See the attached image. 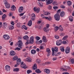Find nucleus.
Instances as JSON below:
<instances>
[{"instance_id": "ddd939ff", "label": "nucleus", "mask_w": 74, "mask_h": 74, "mask_svg": "<svg viewBox=\"0 0 74 74\" xmlns=\"http://www.w3.org/2000/svg\"><path fill=\"white\" fill-rule=\"evenodd\" d=\"M5 70L8 71H9L10 70V66L9 65H6L5 67Z\"/></svg>"}, {"instance_id": "338daca9", "label": "nucleus", "mask_w": 74, "mask_h": 74, "mask_svg": "<svg viewBox=\"0 0 74 74\" xmlns=\"http://www.w3.org/2000/svg\"><path fill=\"white\" fill-rule=\"evenodd\" d=\"M57 60V58H53L52 59L53 60Z\"/></svg>"}, {"instance_id": "9d476101", "label": "nucleus", "mask_w": 74, "mask_h": 74, "mask_svg": "<svg viewBox=\"0 0 74 74\" xmlns=\"http://www.w3.org/2000/svg\"><path fill=\"white\" fill-rule=\"evenodd\" d=\"M34 42V37L32 36L30 38V43L32 44Z\"/></svg>"}, {"instance_id": "58836bf2", "label": "nucleus", "mask_w": 74, "mask_h": 74, "mask_svg": "<svg viewBox=\"0 0 74 74\" xmlns=\"http://www.w3.org/2000/svg\"><path fill=\"white\" fill-rule=\"evenodd\" d=\"M60 50L62 52H64V47H60Z\"/></svg>"}, {"instance_id": "864d4df0", "label": "nucleus", "mask_w": 74, "mask_h": 74, "mask_svg": "<svg viewBox=\"0 0 74 74\" xmlns=\"http://www.w3.org/2000/svg\"><path fill=\"white\" fill-rule=\"evenodd\" d=\"M48 8L49 10H51L52 9V6L51 5H49L48 6Z\"/></svg>"}, {"instance_id": "c85d7f7f", "label": "nucleus", "mask_w": 74, "mask_h": 74, "mask_svg": "<svg viewBox=\"0 0 74 74\" xmlns=\"http://www.w3.org/2000/svg\"><path fill=\"white\" fill-rule=\"evenodd\" d=\"M38 4L40 7H43V3H40L39 2H38Z\"/></svg>"}, {"instance_id": "72a5a7b5", "label": "nucleus", "mask_w": 74, "mask_h": 74, "mask_svg": "<svg viewBox=\"0 0 74 74\" xmlns=\"http://www.w3.org/2000/svg\"><path fill=\"white\" fill-rule=\"evenodd\" d=\"M27 61L28 62H32V59L30 58H28L27 59Z\"/></svg>"}, {"instance_id": "423d86ee", "label": "nucleus", "mask_w": 74, "mask_h": 74, "mask_svg": "<svg viewBox=\"0 0 74 74\" xmlns=\"http://www.w3.org/2000/svg\"><path fill=\"white\" fill-rule=\"evenodd\" d=\"M3 37L5 40H9L10 37L8 35H4Z\"/></svg>"}, {"instance_id": "8fccbe9b", "label": "nucleus", "mask_w": 74, "mask_h": 74, "mask_svg": "<svg viewBox=\"0 0 74 74\" xmlns=\"http://www.w3.org/2000/svg\"><path fill=\"white\" fill-rule=\"evenodd\" d=\"M32 17L35 18L36 17V15L34 13H32Z\"/></svg>"}, {"instance_id": "7c9ffc66", "label": "nucleus", "mask_w": 74, "mask_h": 74, "mask_svg": "<svg viewBox=\"0 0 74 74\" xmlns=\"http://www.w3.org/2000/svg\"><path fill=\"white\" fill-rule=\"evenodd\" d=\"M54 29L55 31L56 32V31L58 30L59 29V27L58 26H56L54 27Z\"/></svg>"}, {"instance_id": "6ab92c4d", "label": "nucleus", "mask_w": 74, "mask_h": 74, "mask_svg": "<svg viewBox=\"0 0 74 74\" xmlns=\"http://www.w3.org/2000/svg\"><path fill=\"white\" fill-rule=\"evenodd\" d=\"M16 9V7L14 5H13L11 7V11H15V9Z\"/></svg>"}, {"instance_id": "6e6552de", "label": "nucleus", "mask_w": 74, "mask_h": 74, "mask_svg": "<svg viewBox=\"0 0 74 74\" xmlns=\"http://www.w3.org/2000/svg\"><path fill=\"white\" fill-rule=\"evenodd\" d=\"M34 10L35 12H36L37 13H38L40 12V8H37L36 7H35L34 8Z\"/></svg>"}, {"instance_id": "4d7b16f0", "label": "nucleus", "mask_w": 74, "mask_h": 74, "mask_svg": "<svg viewBox=\"0 0 74 74\" xmlns=\"http://www.w3.org/2000/svg\"><path fill=\"white\" fill-rule=\"evenodd\" d=\"M60 7H61V8H65V6L62 5H61Z\"/></svg>"}, {"instance_id": "9b49d317", "label": "nucleus", "mask_w": 74, "mask_h": 74, "mask_svg": "<svg viewBox=\"0 0 74 74\" xmlns=\"http://www.w3.org/2000/svg\"><path fill=\"white\" fill-rule=\"evenodd\" d=\"M23 7L22 6H21L18 8V12L19 13H21L23 12Z\"/></svg>"}, {"instance_id": "052dcab7", "label": "nucleus", "mask_w": 74, "mask_h": 74, "mask_svg": "<svg viewBox=\"0 0 74 74\" xmlns=\"http://www.w3.org/2000/svg\"><path fill=\"white\" fill-rule=\"evenodd\" d=\"M60 11H61V10L60 9H59L58 10L57 12V14H59V13H60Z\"/></svg>"}, {"instance_id": "f8f14e48", "label": "nucleus", "mask_w": 74, "mask_h": 74, "mask_svg": "<svg viewBox=\"0 0 74 74\" xmlns=\"http://www.w3.org/2000/svg\"><path fill=\"white\" fill-rule=\"evenodd\" d=\"M4 4L7 8H10V5L8 2L4 3Z\"/></svg>"}, {"instance_id": "09e8293b", "label": "nucleus", "mask_w": 74, "mask_h": 74, "mask_svg": "<svg viewBox=\"0 0 74 74\" xmlns=\"http://www.w3.org/2000/svg\"><path fill=\"white\" fill-rule=\"evenodd\" d=\"M65 69H67V70H69L70 69V68L69 66H65Z\"/></svg>"}, {"instance_id": "a18cd8bd", "label": "nucleus", "mask_w": 74, "mask_h": 74, "mask_svg": "<svg viewBox=\"0 0 74 74\" xmlns=\"http://www.w3.org/2000/svg\"><path fill=\"white\" fill-rule=\"evenodd\" d=\"M68 38V36H65L63 37L62 38V40H66V39H67Z\"/></svg>"}, {"instance_id": "393cba45", "label": "nucleus", "mask_w": 74, "mask_h": 74, "mask_svg": "<svg viewBox=\"0 0 74 74\" xmlns=\"http://www.w3.org/2000/svg\"><path fill=\"white\" fill-rule=\"evenodd\" d=\"M29 37L27 35H26L23 37V38L24 40H28L29 39Z\"/></svg>"}, {"instance_id": "de8ad7c7", "label": "nucleus", "mask_w": 74, "mask_h": 74, "mask_svg": "<svg viewBox=\"0 0 74 74\" xmlns=\"http://www.w3.org/2000/svg\"><path fill=\"white\" fill-rule=\"evenodd\" d=\"M46 51L47 53H51V50L49 48L47 49Z\"/></svg>"}, {"instance_id": "69168bd1", "label": "nucleus", "mask_w": 74, "mask_h": 74, "mask_svg": "<svg viewBox=\"0 0 74 74\" xmlns=\"http://www.w3.org/2000/svg\"><path fill=\"white\" fill-rule=\"evenodd\" d=\"M45 63L46 64H51V62H47Z\"/></svg>"}, {"instance_id": "6e6d98bb", "label": "nucleus", "mask_w": 74, "mask_h": 74, "mask_svg": "<svg viewBox=\"0 0 74 74\" xmlns=\"http://www.w3.org/2000/svg\"><path fill=\"white\" fill-rule=\"evenodd\" d=\"M64 35V33L63 32L61 33L60 34V36H63Z\"/></svg>"}, {"instance_id": "a878e982", "label": "nucleus", "mask_w": 74, "mask_h": 74, "mask_svg": "<svg viewBox=\"0 0 74 74\" xmlns=\"http://www.w3.org/2000/svg\"><path fill=\"white\" fill-rule=\"evenodd\" d=\"M35 72L36 73L38 74L39 73H41V71L39 69H38L35 70Z\"/></svg>"}, {"instance_id": "5701e85b", "label": "nucleus", "mask_w": 74, "mask_h": 74, "mask_svg": "<svg viewBox=\"0 0 74 74\" xmlns=\"http://www.w3.org/2000/svg\"><path fill=\"white\" fill-rule=\"evenodd\" d=\"M64 12H61V13H60V16H61V17H63V16H64Z\"/></svg>"}, {"instance_id": "aec40b11", "label": "nucleus", "mask_w": 74, "mask_h": 74, "mask_svg": "<svg viewBox=\"0 0 74 74\" xmlns=\"http://www.w3.org/2000/svg\"><path fill=\"white\" fill-rule=\"evenodd\" d=\"M31 52L32 54H35V53H36V50H35L32 49L31 50Z\"/></svg>"}, {"instance_id": "dca6fc26", "label": "nucleus", "mask_w": 74, "mask_h": 74, "mask_svg": "<svg viewBox=\"0 0 74 74\" xmlns=\"http://www.w3.org/2000/svg\"><path fill=\"white\" fill-rule=\"evenodd\" d=\"M10 55L11 56H14L15 55V52L13 51H11L10 52Z\"/></svg>"}, {"instance_id": "13d9d810", "label": "nucleus", "mask_w": 74, "mask_h": 74, "mask_svg": "<svg viewBox=\"0 0 74 74\" xmlns=\"http://www.w3.org/2000/svg\"><path fill=\"white\" fill-rule=\"evenodd\" d=\"M44 14L45 15H48L49 14V12H45L44 13Z\"/></svg>"}, {"instance_id": "b1692460", "label": "nucleus", "mask_w": 74, "mask_h": 74, "mask_svg": "<svg viewBox=\"0 0 74 74\" xmlns=\"http://www.w3.org/2000/svg\"><path fill=\"white\" fill-rule=\"evenodd\" d=\"M43 30L44 32H47L48 31H49V29H48V28H47V27H45L43 29Z\"/></svg>"}, {"instance_id": "4468645a", "label": "nucleus", "mask_w": 74, "mask_h": 74, "mask_svg": "<svg viewBox=\"0 0 74 74\" xmlns=\"http://www.w3.org/2000/svg\"><path fill=\"white\" fill-rule=\"evenodd\" d=\"M16 63L18 65H19L21 64V60L20 58L18 59L17 60Z\"/></svg>"}, {"instance_id": "a211bd4d", "label": "nucleus", "mask_w": 74, "mask_h": 74, "mask_svg": "<svg viewBox=\"0 0 74 74\" xmlns=\"http://www.w3.org/2000/svg\"><path fill=\"white\" fill-rule=\"evenodd\" d=\"M32 69L33 70H36V69H37V64H35L34 65Z\"/></svg>"}, {"instance_id": "0e129e2a", "label": "nucleus", "mask_w": 74, "mask_h": 74, "mask_svg": "<svg viewBox=\"0 0 74 74\" xmlns=\"http://www.w3.org/2000/svg\"><path fill=\"white\" fill-rule=\"evenodd\" d=\"M51 55V53H47V56H49L50 55Z\"/></svg>"}, {"instance_id": "2f4dec72", "label": "nucleus", "mask_w": 74, "mask_h": 74, "mask_svg": "<svg viewBox=\"0 0 74 74\" xmlns=\"http://www.w3.org/2000/svg\"><path fill=\"white\" fill-rule=\"evenodd\" d=\"M42 40L43 42H47V39H46V38L45 36H43Z\"/></svg>"}, {"instance_id": "39448f33", "label": "nucleus", "mask_w": 74, "mask_h": 74, "mask_svg": "<svg viewBox=\"0 0 74 74\" xmlns=\"http://www.w3.org/2000/svg\"><path fill=\"white\" fill-rule=\"evenodd\" d=\"M53 1V0H46V5H49L51 4L52 3Z\"/></svg>"}, {"instance_id": "20e7f679", "label": "nucleus", "mask_w": 74, "mask_h": 74, "mask_svg": "<svg viewBox=\"0 0 74 74\" xmlns=\"http://www.w3.org/2000/svg\"><path fill=\"white\" fill-rule=\"evenodd\" d=\"M62 44V41L61 40H58L56 42V45L58 46Z\"/></svg>"}, {"instance_id": "774afa93", "label": "nucleus", "mask_w": 74, "mask_h": 74, "mask_svg": "<svg viewBox=\"0 0 74 74\" xmlns=\"http://www.w3.org/2000/svg\"><path fill=\"white\" fill-rule=\"evenodd\" d=\"M26 26V25H23V26L22 27V29H24L25 27Z\"/></svg>"}, {"instance_id": "f03ea898", "label": "nucleus", "mask_w": 74, "mask_h": 74, "mask_svg": "<svg viewBox=\"0 0 74 74\" xmlns=\"http://www.w3.org/2000/svg\"><path fill=\"white\" fill-rule=\"evenodd\" d=\"M55 19L57 21H59L60 20V15L59 13H57L54 16Z\"/></svg>"}, {"instance_id": "49530a36", "label": "nucleus", "mask_w": 74, "mask_h": 74, "mask_svg": "<svg viewBox=\"0 0 74 74\" xmlns=\"http://www.w3.org/2000/svg\"><path fill=\"white\" fill-rule=\"evenodd\" d=\"M40 38H40V37H39V36H36V39L37 41H38V40H40Z\"/></svg>"}, {"instance_id": "e2e57ef3", "label": "nucleus", "mask_w": 74, "mask_h": 74, "mask_svg": "<svg viewBox=\"0 0 74 74\" xmlns=\"http://www.w3.org/2000/svg\"><path fill=\"white\" fill-rule=\"evenodd\" d=\"M53 8L54 10H56V9H57L58 8V7L57 6H53Z\"/></svg>"}, {"instance_id": "603ef678", "label": "nucleus", "mask_w": 74, "mask_h": 74, "mask_svg": "<svg viewBox=\"0 0 74 74\" xmlns=\"http://www.w3.org/2000/svg\"><path fill=\"white\" fill-rule=\"evenodd\" d=\"M54 37H55V38H56L57 39H58V38H59V36H58L57 35H56L54 36Z\"/></svg>"}, {"instance_id": "c03bdc74", "label": "nucleus", "mask_w": 74, "mask_h": 74, "mask_svg": "<svg viewBox=\"0 0 74 74\" xmlns=\"http://www.w3.org/2000/svg\"><path fill=\"white\" fill-rule=\"evenodd\" d=\"M17 26L18 27H21V23H18L17 24Z\"/></svg>"}, {"instance_id": "f3484780", "label": "nucleus", "mask_w": 74, "mask_h": 74, "mask_svg": "<svg viewBox=\"0 0 74 74\" xmlns=\"http://www.w3.org/2000/svg\"><path fill=\"white\" fill-rule=\"evenodd\" d=\"M7 26V23H3V29H5Z\"/></svg>"}, {"instance_id": "37998d69", "label": "nucleus", "mask_w": 74, "mask_h": 74, "mask_svg": "<svg viewBox=\"0 0 74 74\" xmlns=\"http://www.w3.org/2000/svg\"><path fill=\"white\" fill-rule=\"evenodd\" d=\"M32 73V71L30 70H29L27 71V74H30V73Z\"/></svg>"}, {"instance_id": "1a4fd4ad", "label": "nucleus", "mask_w": 74, "mask_h": 74, "mask_svg": "<svg viewBox=\"0 0 74 74\" xmlns=\"http://www.w3.org/2000/svg\"><path fill=\"white\" fill-rule=\"evenodd\" d=\"M70 47H67L65 49V53L66 54L69 53L70 52Z\"/></svg>"}, {"instance_id": "a19ab883", "label": "nucleus", "mask_w": 74, "mask_h": 74, "mask_svg": "<svg viewBox=\"0 0 74 74\" xmlns=\"http://www.w3.org/2000/svg\"><path fill=\"white\" fill-rule=\"evenodd\" d=\"M45 18L46 19H48L49 21H51L52 18L51 17H50L49 18L47 17H45Z\"/></svg>"}, {"instance_id": "bf43d9fd", "label": "nucleus", "mask_w": 74, "mask_h": 74, "mask_svg": "<svg viewBox=\"0 0 74 74\" xmlns=\"http://www.w3.org/2000/svg\"><path fill=\"white\" fill-rule=\"evenodd\" d=\"M24 14H25V12L19 14L20 16H23V15H24Z\"/></svg>"}, {"instance_id": "4c0bfd02", "label": "nucleus", "mask_w": 74, "mask_h": 74, "mask_svg": "<svg viewBox=\"0 0 74 74\" xmlns=\"http://www.w3.org/2000/svg\"><path fill=\"white\" fill-rule=\"evenodd\" d=\"M52 4L53 5H58V3L56 1H54L52 3Z\"/></svg>"}, {"instance_id": "7ed1b4c3", "label": "nucleus", "mask_w": 74, "mask_h": 74, "mask_svg": "<svg viewBox=\"0 0 74 74\" xmlns=\"http://www.w3.org/2000/svg\"><path fill=\"white\" fill-rule=\"evenodd\" d=\"M18 43L17 44V45L18 47L20 48H22V46L23 45V43L22 42L21 40H19L18 41Z\"/></svg>"}, {"instance_id": "79ce46f5", "label": "nucleus", "mask_w": 74, "mask_h": 74, "mask_svg": "<svg viewBox=\"0 0 74 74\" xmlns=\"http://www.w3.org/2000/svg\"><path fill=\"white\" fill-rule=\"evenodd\" d=\"M36 42L37 44H41L42 42V41L41 40H40L39 41L37 42V41H36Z\"/></svg>"}, {"instance_id": "5fc2aeb1", "label": "nucleus", "mask_w": 74, "mask_h": 74, "mask_svg": "<svg viewBox=\"0 0 74 74\" xmlns=\"http://www.w3.org/2000/svg\"><path fill=\"white\" fill-rule=\"evenodd\" d=\"M62 43L63 44H67V42L65 41H63L62 42Z\"/></svg>"}, {"instance_id": "0eeeda50", "label": "nucleus", "mask_w": 74, "mask_h": 74, "mask_svg": "<svg viewBox=\"0 0 74 74\" xmlns=\"http://www.w3.org/2000/svg\"><path fill=\"white\" fill-rule=\"evenodd\" d=\"M21 67L24 68V69H26V64H23V62H21Z\"/></svg>"}, {"instance_id": "c756f323", "label": "nucleus", "mask_w": 74, "mask_h": 74, "mask_svg": "<svg viewBox=\"0 0 74 74\" xmlns=\"http://www.w3.org/2000/svg\"><path fill=\"white\" fill-rule=\"evenodd\" d=\"M36 62L37 63L39 64V63L41 62V60L39 59H37L36 60Z\"/></svg>"}, {"instance_id": "cd10ccee", "label": "nucleus", "mask_w": 74, "mask_h": 74, "mask_svg": "<svg viewBox=\"0 0 74 74\" xmlns=\"http://www.w3.org/2000/svg\"><path fill=\"white\" fill-rule=\"evenodd\" d=\"M59 29L60 30V31L61 32H62L63 30V29L62 27V26L61 25H60L59 27Z\"/></svg>"}, {"instance_id": "473e14b6", "label": "nucleus", "mask_w": 74, "mask_h": 74, "mask_svg": "<svg viewBox=\"0 0 74 74\" xmlns=\"http://www.w3.org/2000/svg\"><path fill=\"white\" fill-rule=\"evenodd\" d=\"M14 27L12 25H10L9 26V29L10 30H12L14 29Z\"/></svg>"}, {"instance_id": "bb28decb", "label": "nucleus", "mask_w": 74, "mask_h": 74, "mask_svg": "<svg viewBox=\"0 0 74 74\" xmlns=\"http://www.w3.org/2000/svg\"><path fill=\"white\" fill-rule=\"evenodd\" d=\"M17 59H18V57L16 56H14L13 58V60L14 61Z\"/></svg>"}, {"instance_id": "680f3d73", "label": "nucleus", "mask_w": 74, "mask_h": 74, "mask_svg": "<svg viewBox=\"0 0 74 74\" xmlns=\"http://www.w3.org/2000/svg\"><path fill=\"white\" fill-rule=\"evenodd\" d=\"M31 19V20H32V21H34V20H35V17H32Z\"/></svg>"}, {"instance_id": "3c124183", "label": "nucleus", "mask_w": 74, "mask_h": 74, "mask_svg": "<svg viewBox=\"0 0 74 74\" xmlns=\"http://www.w3.org/2000/svg\"><path fill=\"white\" fill-rule=\"evenodd\" d=\"M71 62L72 64H74V59H72L71 60Z\"/></svg>"}, {"instance_id": "f257e3e1", "label": "nucleus", "mask_w": 74, "mask_h": 74, "mask_svg": "<svg viewBox=\"0 0 74 74\" xmlns=\"http://www.w3.org/2000/svg\"><path fill=\"white\" fill-rule=\"evenodd\" d=\"M51 49L52 51V55L53 56L55 55V51L56 52H58V48L57 47H55V48H52Z\"/></svg>"}, {"instance_id": "c9c22d12", "label": "nucleus", "mask_w": 74, "mask_h": 74, "mask_svg": "<svg viewBox=\"0 0 74 74\" xmlns=\"http://www.w3.org/2000/svg\"><path fill=\"white\" fill-rule=\"evenodd\" d=\"M60 70L61 71H67V69H65L61 68H60Z\"/></svg>"}, {"instance_id": "2eb2a0df", "label": "nucleus", "mask_w": 74, "mask_h": 74, "mask_svg": "<svg viewBox=\"0 0 74 74\" xmlns=\"http://www.w3.org/2000/svg\"><path fill=\"white\" fill-rule=\"evenodd\" d=\"M44 71L47 73V74H49L50 73V70L48 69H44Z\"/></svg>"}, {"instance_id": "412c9836", "label": "nucleus", "mask_w": 74, "mask_h": 74, "mask_svg": "<svg viewBox=\"0 0 74 74\" xmlns=\"http://www.w3.org/2000/svg\"><path fill=\"white\" fill-rule=\"evenodd\" d=\"M69 19L70 22H73V17L72 16H69Z\"/></svg>"}, {"instance_id": "e433bc0d", "label": "nucleus", "mask_w": 74, "mask_h": 74, "mask_svg": "<svg viewBox=\"0 0 74 74\" xmlns=\"http://www.w3.org/2000/svg\"><path fill=\"white\" fill-rule=\"evenodd\" d=\"M6 16V15L5 14H4L2 16V18L3 21H4L5 20V18Z\"/></svg>"}, {"instance_id": "4be33fe9", "label": "nucleus", "mask_w": 74, "mask_h": 74, "mask_svg": "<svg viewBox=\"0 0 74 74\" xmlns=\"http://www.w3.org/2000/svg\"><path fill=\"white\" fill-rule=\"evenodd\" d=\"M32 25V20H30L29 21V23L27 24V25L29 26H31Z\"/></svg>"}, {"instance_id": "f704fd0d", "label": "nucleus", "mask_w": 74, "mask_h": 74, "mask_svg": "<svg viewBox=\"0 0 74 74\" xmlns=\"http://www.w3.org/2000/svg\"><path fill=\"white\" fill-rule=\"evenodd\" d=\"M67 3L69 6H70L71 5V2L70 1H68Z\"/></svg>"}, {"instance_id": "ea45409f", "label": "nucleus", "mask_w": 74, "mask_h": 74, "mask_svg": "<svg viewBox=\"0 0 74 74\" xmlns=\"http://www.w3.org/2000/svg\"><path fill=\"white\" fill-rule=\"evenodd\" d=\"M19 69L18 68H16L13 69L14 71H19Z\"/></svg>"}]
</instances>
